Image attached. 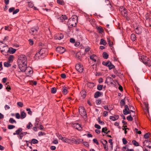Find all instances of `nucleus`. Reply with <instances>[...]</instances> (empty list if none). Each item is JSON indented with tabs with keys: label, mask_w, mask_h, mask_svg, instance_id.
I'll list each match as a JSON object with an SVG mask.
<instances>
[{
	"label": "nucleus",
	"mask_w": 151,
	"mask_h": 151,
	"mask_svg": "<svg viewBox=\"0 0 151 151\" xmlns=\"http://www.w3.org/2000/svg\"><path fill=\"white\" fill-rule=\"evenodd\" d=\"M78 17L76 15L73 16L70 18L68 19V28H71L73 27H75L78 22Z\"/></svg>",
	"instance_id": "nucleus-1"
},
{
	"label": "nucleus",
	"mask_w": 151,
	"mask_h": 151,
	"mask_svg": "<svg viewBox=\"0 0 151 151\" xmlns=\"http://www.w3.org/2000/svg\"><path fill=\"white\" fill-rule=\"evenodd\" d=\"M141 59V61L146 65L150 67L151 65V62L149 59L147 57L144 55H142L141 58H139Z\"/></svg>",
	"instance_id": "nucleus-2"
},
{
	"label": "nucleus",
	"mask_w": 151,
	"mask_h": 151,
	"mask_svg": "<svg viewBox=\"0 0 151 151\" xmlns=\"http://www.w3.org/2000/svg\"><path fill=\"white\" fill-rule=\"evenodd\" d=\"M18 64H27V58L25 55H20L18 60Z\"/></svg>",
	"instance_id": "nucleus-3"
},
{
	"label": "nucleus",
	"mask_w": 151,
	"mask_h": 151,
	"mask_svg": "<svg viewBox=\"0 0 151 151\" xmlns=\"http://www.w3.org/2000/svg\"><path fill=\"white\" fill-rule=\"evenodd\" d=\"M3 49L2 50H1V52L3 54L6 55L8 54V53L9 52V48L7 45L6 46H3Z\"/></svg>",
	"instance_id": "nucleus-4"
},
{
	"label": "nucleus",
	"mask_w": 151,
	"mask_h": 151,
	"mask_svg": "<svg viewBox=\"0 0 151 151\" xmlns=\"http://www.w3.org/2000/svg\"><path fill=\"white\" fill-rule=\"evenodd\" d=\"M119 10L121 12V14L124 16H126L127 15V11L126 9L123 6L120 7Z\"/></svg>",
	"instance_id": "nucleus-5"
},
{
	"label": "nucleus",
	"mask_w": 151,
	"mask_h": 151,
	"mask_svg": "<svg viewBox=\"0 0 151 151\" xmlns=\"http://www.w3.org/2000/svg\"><path fill=\"white\" fill-rule=\"evenodd\" d=\"M56 18L60 22H63L65 20L67 19L68 17L65 15H62L61 16L59 17L56 16Z\"/></svg>",
	"instance_id": "nucleus-6"
},
{
	"label": "nucleus",
	"mask_w": 151,
	"mask_h": 151,
	"mask_svg": "<svg viewBox=\"0 0 151 151\" xmlns=\"http://www.w3.org/2000/svg\"><path fill=\"white\" fill-rule=\"evenodd\" d=\"M56 134L58 138L64 142L66 143H68L69 142V140L68 138H66L65 137H62L61 134H60L59 133H57Z\"/></svg>",
	"instance_id": "nucleus-7"
},
{
	"label": "nucleus",
	"mask_w": 151,
	"mask_h": 151,
	"mask_svg": "<svg viewBox=\"0 0 151 151\" xmlns=\"http://www.w3.org/2000/svg\"><path fill=\"white\" fill-rule=\"evenodd\" d=\"M143 28L141 26H138L135 29V33L137 34L142 33Z\"/></svg>",
	"instance_id": "nucleus-8"
},
{
	"label": "nucleus",
	"mask_w": 151,
	"mask_h": 151,
	"mask_svg": "<svg viewBox=\"0 0 151 151\" xmlns=\"http://www.w3.org/2000/svg\"><path fill=\"white\" fill-rule=\"evenodd\" d=\"M27 75L29 76V75L32 74L33 73V71L31 68L29 67H27L26 68L24 71Z\"/></svg>",
	"instance_id": "nucleus-9"
},
{
	"label": "nucleus",
	"mask_w": 151,
	"mask_h": 151,
	"mask_svg": "<svg viewBox=\"0 0 151 151\" xmlns=\"http://www.w3.org/2000/svg\"><path fill=\"white\" fill-rule=\"evenodd\" d=\"M78 110L80 114L82 116H85L86 115V111L83 107L82 106L80 107L79 108Z\"/></svg>",
	"instance_id": "nucleus-10"
},
{
	"label": "nucleus",
	"mask_w": 151,
	"mask_h": 151,
	"mask_svg": "<svg viewBox=\"0 0 151 151\" xmlns=\"http://www.w3.org/2000/svg\"><path fill=\"white\" fill-rule=\"evenodd\" d=\"M47 50L45 48L41 49L39 52L40 54L42 56H45L47 54Z\"/></svg>",
	"instance_id": "nucleus-11"
},
{
	"label": "nucleus",
	"mask_w": 151,
	"mask_h": 151,
	"mask_svg": "<svg viewBox=\"0 0 151 151\" xmlns=\"http://www.w3.org/2000/svg\"><path fill=\"white\" fill-rule=\"evenodd\" d=\"M18 67L20 69L21 71L22 72H24L27 67V64H18Z\"/></svg>",
	"instance_id": "nucleus-12"
},
{
	"label": "nucleus",
	"mask_w": 151,
	"mask_h": 151,
	"mask_svg": "<svg viewBox=\"0 0 151 151\" xmlns=\"http://www.w3.org/2000/svg\"><path fill=\"white\" fill-rule=\"evenodd\" d=\"M76 69L79 73H82L83 70V68L80 64H77L76 66Z\"/></svg>",
	"instance_id": "nucleus-13"
},
{
	"label": "nucleus",
	"mask_w": 151,
	"mask_h": 151,
	"mask_svg": "<svg viewBox=\"0 0 151 151\" xmlns=\"http://www.w3.org/2000/svg\"><path fill=\"white\" fill-rule=\"evenodd\" d=\"M64 35L63 34H58L54 36V38L56 40H60L63 39Z\"/></svg>",
	"instance_id": "nucleus-14"
},
{
	"label": "nucleus",
	"mask_w": 151,
	"mask_h": 151,
	"mask_svg": "<svg viewBox=\"0 0 151 151\" xmlns=\"http://www.w3.org/2000/svg\"><path fill=\"white\" fill-rule=\"evenodd\" d=\"M56 51L60 53H63L65 51V49L62 47H58L56 48Z\"/></svg>",
	"instance_id": "nucleus-15"
},
{
	"label": "nucleus",
	"mask_w": 151,
	"mask_h": 151,
	"mask_svg": "<svg viewBox=\"0 0 151 151\" xmlns=\"http://www.w3.org/2000/svg\"><path fill=\"white\" fill-rule=\"evenodd\" d=\"M72 127L76 129L79 131H81L82 130V128L80 124L78 123L73 124L72 125Z\"/></svg>",
	"instance_id": "nucleus-16"
},
{
	"label": "nucleus",
	"mask_w": 151,
	"mask_h": 151,
	"mask_svg": "<svg viewBox=\"0 0 151 151\" xmlns=\"http://www.w3.org/2000/svg\"><path fill=\"white\" fill-rule=\"evenodd\" d=\"M114 82V81L111 77L108 76L106 78L105 83H109L112 84H113Z\"/></svg>",
	"instance_id": "nucleus-17"
},
{
	"label": "nucleus",
	"mask_w": 151,
	"mask_h": 151,
	"mask_svg": "<svg viewBox=\"0 0 151 151\" xmlns=\"http://www.w3.org/2000/svg\"><path fill=\"white\" fill-rule=\"evenodd\" d=\"M143 144L144 146L146 145L147 148L150 149L151 148V146L150 145L151 144V142L149 141H148L147 140H145L143 142Z\"/></svg>",
	"instance_id": "nucleus-18"
},
{
	"label": "nucleus",
	"mask_w": 151,
	"mask_h": 151,
	"mask_svg": "<svg viewBox=\"0 0 151 151\" xmlns=\"http://www.w3.org/2000/svg\"><path fill=\"white\" fill-rule=\"evenodd\" d=\"M103 1L102 4L104 6H109V7L111 6V4L109 0H101Z\"/></svg>",
	"instance_id": "nucleus-19"
},
{
	"label": "nucleus",
	"mask_w": 151,
	"mask_h": 151,
	"mask_svg": "<svg viewBox=\"0 0 151 151\" xmlns=\"http://www.w3.org/2000/svg\"><path fill=\"white\" fill-rule=\"evenodd\" d=\"M86 93L84 90H82L80 92V95L81 98L83 99L86 96Z\"/></svg>",
	"instance_id": "nucleus-20"
},
{
	"label": "nucleus",
	"mask_w": 151,
	"mask_h": 151,
	"mask_svg": "<svg viewBox=\"0 0 151 151\" xmlns=\"http://www.w3.org/2000/svg\"><path fill=\"white\" fill-rule=\"evenodd\" d=\"M102 95V92L100 91H97L96 92L94 95V97L95 98H97Z\"/></svg>",
	"instance_id": "nucleus-21"
},
{
	"label": "nucleus",
	"mask_w": 151,
	"mask_h": 151,
	"mask_svg": "<svg viewBox=\"0 0 151 151\" xmlns=\"http://www.w3.org/2000/svg\"><path fill=\"white\" fill-rule=\"evenodd\" d=\"M104 143H102V144L104 146V149L106 151H108V146H107V145L108 144L107 141L106 140H104Z\"/></svg>",
	"instance_id": "nucleus-22"
},
{
	"label": "nucleus",
	"mask_w": 151,
	"mask_h": 151,
	"mask_svg": "<svg viewBox=\"0 0 151 151\" xmlns=\"http://www.w3.org/2000/svg\"><path fill=\"white\" fill-rule=\"evenodd\" d=\"M16 50V49L13 48H9V53L10 54H13L15 52Z\"/></svg>",
	"instance_id": "nucleus-23"
},
{
	"label": "nucleus",
	"mask_w": 151,
	"mask_h": 151,
	"mask_svg": "<svg viewBox=\"0 0 151 151\" xmlns=\"http://www.w3.org/2000/svg\"><path fill=\"white\" fill-rule=\"evenodd\" d=\"M20 114L21 115V119H23L26 116V114L24 111H21L20 113Z\"/></svg>",
	"instance_id": "nucleus-24"
},
{
	"label": "nucleus",
	"mask_w": 151,
	"mask_h": 151,
	"mask_svg": "<svg viewBox=\"0 0 151 151\" xmlns=\"http://www.w3.org/2000/svg\"><path fill=\"white\" fill-rule=\"evenodd\" d=\"M96 57V55L93 54L90 56V58L91 60H92L93 61L96 62V59L95 58Z\"/></svg>",
	"instance_id": "nucleus-25"
},
{
	"label": "nucleus",
	"mask_w": 151,
	"mask_h": 151,
	"mask_svg": "<svg viewBox=\"0 0 151 151\" xmlns=\"http://www.w3.org/2000/svg\"><path fill=\"white\" fill-rule=\"evenodd\" d=\"M107 66L109 67V70H111L115 68L114 66L110 62H109Z\"/></svg>",
	"instance_id": "nucleus-26"
},
{
	"label": "nucleus",
	"mask_w": 151,
	"mask_h": 151,
	"mask_svg": "<svg viewBox=\"0 0 151 151\" xmlns=\"http://www.w3.org/2000/svg\"><path fill=\"white\" fill-rule=\"evenodd\" d=\"M14 57L13 55H10L8 58V62L11 63L13 61Z\"/></svg>",
	"instance_id": "nucleus-27"
},
{
	"label": "nucleus",
	"mask_w": 151,
	"mask_h": 151,
	"mask_svg": "<svg viewBox=\"0 0 151 151\" xmlns=\"http://www.w3.org/2000/svg\"><path fill=\"white\" fill-rule=\"evenodd\" d=\"M22 129L21 128H19L17 130H16L15 131L16 134L17 135L20 134V133L22 132Z\"/></svg>",
	"instance_id": "nucleus-28"
},
{
	"label": "nucleus",
	"mask_w": 151,
	"mask_h": 151,
	"mask_svg": "<svg viewBox=\"0 0 151 151\" xmlns=\"http://www.w3.org/2000/svg\"><path fill=\"white\" fill-rule=\"evenodd\" d=\"M131 39L132 40L134 41L136 39V37L135 35L134 34H131Z\"/></svg>",
	"instance_id": "nucleus-29"
},
{
	"label": "nucleus",
	"mask_w": 151,
	"mask_h": 151,
	"mask_svg": "<svg viewBox=\"0 0 151 151\" xmlns=\"http://www.w3.org/2000/svg\"><path fill=\"white\" fill-rule=\"evenodd\" d=\"M38 141L37 140L35 139H32L31 142V145H32V143L33 144H37L38 143Z\"/></svg>",
	"instance_id": "nucleus-30"
},
{
	"label": "nucleus",
	"mask_w": 151,
	"mask_h": 151,
	"mask_svg": "<svg viewBox=\"0 0 151 151\" xmlns=\"http://www.w3.org/2000/svg\"><path fill=\"white\" fill-rule=\"evenodd\" d=\"M100 44L101 45H105L106 44V42L103 39H101L100 40Z\"/></svg>",
	"instance_id": "nucleus-31"
},
{
	"label": "nucleus",
	"mask_w": 151,
	"mask_h": 151,
	"mask_svg": "<svg viewBox=\"0 0 151 151\" xmlns=\"http://www.w3.org/2000/svg\"><path fill=\"white\" fill-rule=\"evenodd\" d=\"M9 62H5L4 63V67H8L11 66V64Z\"/></svg>",
	"instance_id": "nucleus-32"
},
{
	"label": "nucleus",
	"mask_w": 151,
	"mask_h": 151,
	"mask_svg": "<svg viewBox=\"0 0 151 151\" xmlns=\"http://www.w3.org/2000/svg\"><path fill=\"white\" fill-rule=\"evenodd\" d=\"M103 57L105 59H107L109 57V55L105 52H104L103 54Z\"/></svg>",
	"instance_id": "nucleus-33"
},
{
	"label": "nucleus",
	"mask_w": 151,
	"mask_h": 151,
	"mask_svg": "<svg viewBox=\"0 0 151 151\" xmlns=\"http://www.w3.org/2000/svg\"><path fill=\"white\" fill-rule=\"evenodd\" d=\"M63 92L66 95L67 93V89L66 87L64 86L63 88Z\"/></svg>",
	"instance_id": "nucleus-34"
},
{
	"label": "nucleus",
	"mask_w": 151,
	"mask_h": 151,
	"mask_svg": "<svg viewBox=\"0 0 151 151\" xmlns=\"http://www.w3.org/2000/svg\"><path fill=\"white\" fill-rule=\"evenodd\" d=\"M57 2L58 4L61 5H63L65 4L64 1L63 0H57Z\"/></svg>",
	"instance_id": "nucleus-35"
},
{
	"label": "nucleus",
	"mask_w": 151,
	"mask_h": 151,
	"mask_svg": "<svg viewBox=\"0 0 151 151\" xmlns=\"http://www.w3.org/2000/svg\"><path fill=\"white\" fill-rule=\"evenodd\" d=\"M27 3H28V6L29 7L32 8L33 7L34 4L32 1H28Z\"/></svg>",
	"instance_id": "nucleus-36"
},
{
	"label": "nucleus",
	"mask_w": 151,
	"mask_h": 151,
	"mask_svg": "<svg viewBox=\"0 0 151 151\" xmlns=\"http://www.w3.org/2000/svg\"><path fill=\"white\" fill-rule=\"evenodd\" d=\"M129 110L128 109H126L125 110V109H124L123 111V113L124 114L126 115L128 114H130V112H129Z\"/></svg>",
	"instance_id": "nucleus-37"
},
{
	"label": "nucleus",
	"mask_w": 151,
	"mask_h": 151,
	"mask_svg": "<svg viewBox=\"0 0 151 151\" xmlns=\"http://www.w3.org/2000/svg\"><path fill=\"white\" fill-rule=\"evenodd\" d=\"M83 141V140L81 139H79L77 140H75V142L76 144H79L80 143L82 142Z\"/></svg>",
	"instance_id": "nucleus-38"
},
{
	"label": "nucleus",
	"mask_w": 151,
	"mask_h": 151,
	"mask_svg": "<svg viewBox=\"0 0 151 151\" xmlns=\"http://www.w3.org/2000/svg\"><path fill=\"white\" fill-rule=\"evenodd\" d=\"M9 122L11 124H13L14 123H16V121L13 118H10L9 120Z\"/></svg>",
	"instance_id": "nucleus-39"
},
{
	"label": "nucleus",
	"mask_w": 151,
	"mask_h": 151,
	"mask_svg": "<svg viewBox=\"0 0 151 151\" xmlns=\"http://www.w3.org/2000/svg\"><path fill=\"white\" fill-rule=\"evenodd\" d=\"M103 85L99 84L97 86V89L99 91H101L103 88Z\"/></svg>",
	"instance_id": "nucleus-40"
},
{
	"label": "nucleus",
	"mask_w": 151,
	"mask_h": 151,
	"mask_svg": "<svg viewBox=\"0 0 151 151\" xmlns=\"http://www.w3.org/2000/svg\"><path fill=\"white\" fill-rule=\"evenodd\" d=\"M41 56H42V55L40 54V52H38L36 53L35 55V57L36 59L39 58V57Z\"/></svg>",
	"instance_id": "nucleus-41"
},
{
	"label": "nucleus",
	"mask_w": 151,
	"mask_h": 151,
	"mask_svg": "<svg viewBox=\"0 0 151 151\" xmlns=\"http://www.w3.org/2000/svg\"><path fill=\"white\" fill-rule=\"evenodd\" d=\"M133 144L136 146H138L139 145V144L136 140H134L132 141Z\"/></svg>",
	"instance_id": "nucleus-42"
},
{
	"label": "nucleus",
	"mask_w": 151,
	"mask_h": 151,
	"mask_svg": "<svg viewBox=\"0 0 151 151\" xmlns=\"http://www.w3.org/2000/svg\"><path fill=\"white\" fill-rule=\"evenodd\" d=\"M32 124L31 122H29L28 124L27 125V128L28 129H29L32 126Z\"/></svg>",
	"instance_id": "nucleus-43"
},
{
	"label": "nucleus",
	"mask_w": 151,
	"mask_h": 151,
	"mask_svg": "<svg viewBox=\"0 0 151 151\" xmlns=\"http://www.w3.org/2000/svg\"><path fill=\"white\" fill-rule=\"evenodd\" d=\"M38 29L39 28L38 27H37L36 28H32L31 29V31L33 33H34L35 31L36 32H37Z\"/></svg>",
	"instance_id": "nucleus-44"
},
{
	"label": "nucleus",
	"mask_w": 151,
	"mask_h": 151,
	"mask_svg": "<svg viewBox=\"0 0 151 151\" xmlns=\"http://www.w3.org/2000/svg\"><path fill=\"white\" fill-rule=\"evenodd\" d=\"M150 134L149 132L146 133L144 135V137L145 139H147L149 138Z\"/></svg>",
	"instance_id": "nucleus-45"
},
{
	"label": "nucleus",
	"mask_w": 151,
	"mask_h": 151,
	"mask_svg": "<svg viewBox=\"0 0 151 151\" xmlns=\"http://www.w3.org/2000/svg\"><path fill=\"white\" fill-rule=\"evenodd\" d=\"M24 135V134L23 132H21L19 136V138L20 139H22Z\"/></svg>",
	"instance_id": "nucleus-46"
},
{
	"label": "nucleus",
	"mask_w": 151,
	"mask_h": 151,
	"mask_svg": "<svg viewBox=\"0 0 151 151\" xmlns=\"http://www.w3.org/2000/svg\"><path fill=\"white\" fill-rule=\"evenodd\" d=\"M125 102L124 99H122L120 101V105L121 106H123L125 105Z\"/></svg>",
	"instance_id": "nucleus-47"
},
{
	"label": "nucleus",
	"mask_w": 151,
	"mask_h": 151,
	"mask_svg": "<svg viewBox=\"0 0 151 151\" xmlns=\"http://www.w3.org/2000/svg\"><path fill=\"white\" fill-rule=\"evenodd\" d=\"M108 130V129L106 127H103L102 129V132L105 133Z\"/></svg>",
	"instance_id": "nucleus-48"
},
{
	"label": "nucleus",
	"mask_w": 151,
	"mask_h": 151,
	"mask_svg": "<svg viewBox=\"0 0 151 151\" xmlns=\"http://www.w3.org/2000/svg\"><path fill=\"white\" fill-rule=\"evenodd\" d=\"M15 127V126L12 125H9L8 126V128L9 129H12Z\"/></svg>",
	"instance_id": "nucleus-49"
},
{
	"label": "nucleus",
	"mask_w": 151,
	"mask_h": 151,
	"mask_svg": "<svg viewBox=\"0 0 151 151\" xmlns=\"http://www.w3.org/2000/svg\"><path fill=\"white\" fill-rule=\"evenodd\" d=\"M127 119L129 121H132L133 120V119L131 115L127 116Z\"/></svg>",
	"instance_id": "nucleus-50"
},
{
	"label": "nucleus",
	"mask_w": 151,
	"mask_h": 151,
	"mask_svg": "<svg viewBox=\"0 0 151 151\" xmlns=\"http://www.w3.org/2000/svg\"><path fill=\"white\" fill-rule=\"evenodd\" d=\"M97 120L98 122L100 124L103 125L104 124V123L103 122L100 121L99 117H98Z\"/></svg>",
	"instance_id": "nucleus-51"
},
{
	"label": "nucleus",
	"mask_w": 151,
	"mask_h": 151,
	"mask_svg": "<svg viewBox=\"0 0 151 151\" xmlns=\"http://www.w3.org/2000/svg\"><path fill=\"white\" fill-rule=\"evenodd\" d=\"M56 92V89L55 88L53 87L52 88L51 90V92L52 93H55Z\"/></svg>",
	"instance_id": "nucleus-52"
},
{
	"label": "nucleus",
	"mask_w": 151,
	"mask_h": 151,
	"mask_svg": "<svg viewBox=\"0 0 151 151\" xmlns=\"http://www.w3.org/2000/svg\"><path fill=\"white\" fill-rule=\"evenodd\" d=\"M98 29L99 33H102L104 31L103 29L101 27H99Z\"/></svg>",
	"instance_id": "nucleus-53"
},
{
	"label": "nucleus",
	"mask_w": 151,
	"mask_h": 151,
	"mask_svg": "<svg viewBox=\"0 0 151 151\" xmlns=\"http://www.w3.org/2000/svg\"><path fill=\"white\" fill-rule=\"evenodd\" d=\"M8 83H9L8 82L7 83H6L5 85V86L6 87V89L7 90L11 89V87L9 85H8Z\"/></svg>",
	"instance_id": "nucleus-54"
},
{
	"label": "nucleus",
	"mask_w": 151,
	"mask_h": 151,
	"mask_svg": "<svg viewBox=\"0 0 151 151\" xmlns=\"http://www.w3.org/2000/svg\"><path fill=\"white\" fill-rule=\"evenodd\" d=\"M26 110L28 111V114H29L31 115L32 114V111L31 110V109L30 108H27Z\"/></svg>",
	"instance_id": "nucleus-55"
},
{
	"label": "nucleus",
	"mask_w": 151,
	"mask_h": 151,
	"mask_svg": "<svg viewBox=\"0 0 151 151\" xmlns=\"http://www.w3.org/2000/svg\"><path fill=\"white\" fill-rule=\"evenodd\" d=\"M17 105L21 107H23V103L21 102H18L17 103Z\"/></svg>",
	"instance_id": "nucleus-56"
},
{
	"label": "nucleus",
	"mask_w": 151,
	"mask_h": 151,
	"mask_svg": "<svg viewBox=\"0 0 151 151\" xmlns=\"http://www.w3.org/2000/svg\"><path fill=\"white\" fill-rule=\"evenodd\" d=\"M109 61L105 62V61H103L102 63V64L104 65L107 66L108 64L109 63Z\"/></svg>",
	"instance_id": "nucleus-57"
},
{
	"label": "nucleus",
	"mask_w": 151,
	"mask_h": 151,
	"mask_svg": "<svg viewBox=\"0 0 151 151\" xmlns=\"http://www.w3.org/2000/svg\"><path fill=\"white\" fill-rule=\"evenodd\" d=\"M96 104L97 105L100 104L101 103V99H98L96 101Z\"/></svg>",
	"instance_id": "nucleus-58"
},
{
	"label": "nucleus",
	"mask_w": 151,
	"mask_h": 151,
	"mask_svg": "<svg viewBox=\"0 0 151 151\" xmlns=\"http://www.w3.org/2000/svg\"><path fill=\"white\" fill-rule=\"evenodd\" d=\"M15 9V8L14 7H11L9 9V11L10 13H11L12 12H13L14 11Z\"/></svg>",
	"instance_id": "nucleus-59"
},
{
	"label": "nucleus",
	"mask_w": 151,
	"mask_h": 151,
	"mask_svg": "<svg viewBox=\"0 0 151 151\" xmlns=\"http://www.w3.org/2000/svg\"><path fill=\"white\" fill-rule=\"evenodd\" d=\"M83 145L86 147H88L89 145L88 142H83Z\"/></svg>",
	"instance_id": "nucleus-60"
},
{
	"label": "nucleus",
	"mask_w": 151,
	"mask_h": 151,
	"mask_svg": "<svg viewBox=\"0 0 151 151\" xmlns=\"http://www.w3.org/2000/svg\"><path fill=\"white\" fill-rule=\"evenodd\" d=\"M19 11V9H16L15 10H14L13 12V14H16Z\"/></svg>",
	"instance_id": "nucleus-61"
},
{
	"label": "nucleus",
	"mask_w": 151,
	"mask_h": 151,
	"mask_svg": "<svg viewBox=\"0 0 151 151\" xmlns=\"http://www.w3.org/2000/svg\"><path fill=\"white\" fill-rule=\"evenodd\" d=\"M122 141L123 142V144L124 145H126L127 143V141L126 139L124 138H123L122 139Z\"/></svg>",
	"instance_id": "nucleus-62"
},
{
	"label": "nucleus",
	"mask_w": 151,
	"mask_h": 151,
	"mask_svg": "<svg viewBox=\"0 0 151 151\" xmlns=\"http://www.w3.org/2000/svg\"><path fill=\"white\" fill-rule=\"evenodd\" d=\"M93 142L95 143L97 145H99V144L98 141L96 139H93Z\"/></svg>",
	"instance_id": "nucleus-63"
},
{
	"label": "nucleus",
	"mask_w": 151,
	"mask_h": 151,
	"mask_svg": "<svg viewBox=\"0 0 151 151\" xmlns=\"http://www.w3.org/2000/svg\"><path fill=\"white\" fill-rule=\"evenodd\" d=\"M45 134L44 132H40L38 133V136H42Z\"/></svg>",
	"instance_id": "nucleus-64"
}]
</instances>
